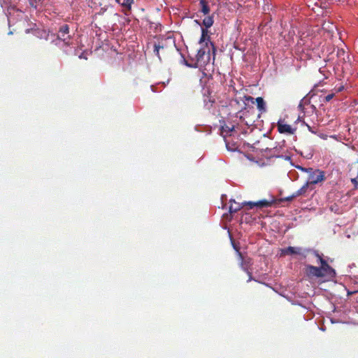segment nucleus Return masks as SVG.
Listing matches in <instances>:
<instances>
[{
  "label": "nucleus",
  "instance_id": "nucleus-1",
  "mask_svg": "<svg viewBox=\"0 0 358 358\" xmlns=\"http://www.w3.org/2000/svg\"><path fill=\"white\" fill-rule=\"evenodd\" d=\"M313 255L317 258V263L320 264V266L313 265L306 266V273L310 278H322L325 280H333L336 275L335 269H334L328 263L324 256L317 251H313Z\"/></svg>",
  "mask_w": 358,
  "mask_h": 358
},
{
  "label": "nucleus",
  "instance_id": "nucleus-2",
  "mask_svg": "<svg viewBox=\"0 0 358 358\" xmlns=\"http://www.w3.org/2000/svg\"><path fill=\"white\" fill-rule=\"evenodd\" d=\"M200 45L201 48L197 50L195 58L191 59L189 62L182 55V63L185 66L191 68L201 69L210 62L211 51L213 52V57L215 56L216 49L214 44L210 41V37H208L206 41Z\"/></svg>",
  "mask_w": 358,
  "mask_h": 358
},
{
  "label": "nucleus",
  "instance_id": "nucleus-3",
  "mask_svg": "<svg viewBox=\"0 0 358 358\" xmlns=\"http://www.w3.org/2000/svg\"><path fill=\"white\" fill-rule=\"evenodd\" d=\"M57 40L58 41L56 43L57 45H59L60 42H62L67 46L73 45V41L69 35V27L68 24H63L59 27Z\"/></svg>",
  "mask_w": 358,
  "mask_h": 358
},
{
  "label": "nucleus",
  "instance_id": "nucleus-4",
  "mask_svg": "<svg viewBox=\"0 0 358 358\" xmlns=\"http://www.w3.org/2000/svg\"><path fill=\"white\" fill-rule=\"evenodd\" d=\"M214 20H213V15H208L206 16L202 21V25L204 27H201V36L199 39V44H202L203 42L206 41V40L209 37L208 36V29L211 27L213 24Z\"/></svg>",
  "mask_w": 358,
  "mask_h": 358
},
{
  "label": "nucleus",
  "instance_id": "nucleus-5",
  "mask_svg": "<svg viewBox=\"0 0 358 358\" xmlns=\"http://www.w3.org/2000/svg\"><path fill=\"white\" fill-rule=\"evenodd\" d=\"M308 180L306 182H308V185H315L319 182H321L325 180V173L323 171L320 169H313L311 171H309Z\"/></svg>",
  "mask_w": 358,
  "mask_h": 358
},
{
  "label": "nucleus",
  "instance_id": "nucleus-6",
  "mask_svg": "<svg viewBox=\"0 0 358 358\" xmlns=\"http://www.w3.org/2000/svg\"><path fill=\"white\" fill-rule=\"evenodd\" d=\"M234 130V126H229L227 124L222 125L221 128V133L224 136L226 148L229 151H235L237 149V147L233 145V147H231L229 145V143L227 141L226 138V136L227 134H229L231 132H232Z\"/></svg>",
  "mask_w": 358,
  "mask_h": 358
},
{
  "label": "nucleus",
  "instance_id": "nucleus-7",
  "mask_svg": "<svg viewBox=\"0 0 358 358\" xmlns=\"http://www.w3.org/2000/svg\"><path fill=\"white\" fill-rule=\"evenodd\" d=\"M243 206H248V209H252L254 208H263L271 206V202L266 199L259 200L258 201H248L243 202Z\"/></svg>",
  "mask_w": 358,
  "mask_h": 358
},
{
  "label": "nucleus",
  "instance_id": "nucleus-8",
  "mask_svg": "<svg viewBox=\"0 0 358 358\" xmlns=\"http://www.w3.org/2000/svg\"><path fill=\"white\" fill-rule=\"evenodd\" d=\"M202 94L203 97L204 107L210 109L214 103V99L210 96V92L208 87H203L202 90Z\"/></svg>",
  "mask_w": 358,
  "mask_h": 358
},
{
  "label": "nucleus",
  "instance_id": "nucleus-9",
  "mask_svg": "<svg viewBox=\"0 0 358 358\" xmlns=\"http://www.w3.org/2000/svg\"><path fill=\"white\" fill-rule=\"evenodd\" d=\"M232 245H233L234 250H236V251L237 252V253L238 255L239 259L241 260V266L242 269L244 271H245L249 275V279L248 280V282H250L252 280V274L248 271V265L250 264V260H244L243 257L241 253L239 252L238 249L236 247V245L234 243H232Z\"/></svg>",
  "mask_w": 358,
  "mask_h": 358
},
{
  "label": "nucleus",
  "instance_id": "nucleus-10",
  "mask_svg": "<svg viewBox=\"0 0 358 358\" xmlns=\"http://www.w3.org/2000/svg\"><path fill=\"white\" fill-rule=\"evenodd\" d=\"M278 131L280 134H293L295 131V129H293L289 124H285L282 121L278 122Z\"/></svg>",
  "mask_w": 358,
  "mask_h": 358
},
{
  "label": "nucleus",
  "instance_id": "nucleus-11",
  "mask_svg": "<svg viewBox=\"0 0 358 358\" xmlns=\"http://www.w3.org/2000/svg\"><path fill=\"white\" fill-rule=\"evenodd\" d=\"M301 248L289 246L281 250V255H300L301 253Z\"/></svg>",
  "mask_w": 358,
  "mask_h": 358
},
{
  "label": "nucleus",
  "instance_id": "nucleus-12",
  "mask_svg": "<svg viewBox=\"0 0 358 358\" xmlns=\"http://www.w3.org/2000/svg\"><path fill=\"white\" fill-rule=\"evenodd\" d=\"M199 6V11L202 13L204 15H208L210 11L208 2L206 0H200Z\"/></svg>",
  "mask_w": 358,
  "mask_h": 358
},
{
  "label": "nucleus",
  "instance_id": "nucleus-13",
  "mask_svg": "<svg viewBox=\"0 0 358 358\" xmlns=\"http://www.w3.org/2000/svg\"><path fill=\"white\" fill-rule=\"evenodd\" d=\"M255 101L257 103V107L259 111L261 113H264L266 111V102L262 97L259 96L256 98Z\"/></svg>",
  "mask_w": 358,
  "mask_h": 358
},
{
  "label": "nucleus",
  "instance_id": "nucleus-14",
  "mask_svg": "<svg viewBox=\"0 0 358 358\" xmlns=\"http://www.w3.org/2000/svg\"><path fill=\"white\" fill-rule=\"evenodd\" d=\"M230 202H231V204L229 206V212L231 213L237 212L243 206V203H236L234 200H230Z\"/></svg>",
  "mask_w": 358,
  "mask_h": 358
},
{
  "label": "nucleus",
  "instance_id": "nucleus-15",
  "mask_svg": "<svg viewBox=\"0 0 358 358\" xmlns=\"http://www.w3.org/2000/svg\"><path fill=\"white\" fill-rule=\"evenodd\" d=\"M308 182H306L300 189H299L292 195V198H295L305 194L308 189Z\"/></svg>",
  "mask_w": 358,
  "mask_h": 358
},
{
  "label": "nucleus",
  "instance_id": "nucleus-16",
  "mask_svg": "<svg viewBox=\"0 0 358 358\" xmlns=\"http://www.w3.org/2000/svg\"><path fill=\"white\" fill-rule=\"evenodd\" d=\"M133 3L134 0H124L123 2L120 4L122 6L126 8L128 10H130Z\"/></svg>",
  "mask_w": 358,
  "mask_h": 358
},
{
  "label": "nucleus",
  "instance_id": "nucleus-17",
  "mask_svg": "<svg viewBox=\"0 0 358 358\" xmlns=\"http://www.w3.org/2000/svg\"><path fill=\"white\" fill-rule=\"evenodd\" d=\"M161 48H163V46L160 45L159 44H155L154 45V52L157 56V57L160 59L159 56V50Z\"/></svg>",
  "mask_w": 358,
  "mask_h": 358
},
{
  "label": "nucleus",
  "instance_id": "nucleus-18",
  "mask_svg": "<svg viewBox=\"0 0 358 358\" xmlns=\"http://www.w3.org/2000/svg\"><path fill=\"white\" fill-rule=\"evenodd\" d=\"M292 165L294 166L297 169L308 173H309V171H311L312 170V168H304L300 165H294L293 164H292Z\"/></svg>",
  "mask_w": 358,
  "mask_h": 358
},
{
  "label": "nucleus",
  "instance_id": "nucleus-19",
  "mask_svg": "<svg viewBox=\"0 0 358 358\" xmlns=\"http://www.w3.org/2000/svg\"><path fill=\"white\" fill-rule=\"evenodd\" d=\"M74 54L76 55H78L80 59H87V52L86 51H84L80 55H79L78 50H75Z\"/></svg>",
  "mask_w": 358,
  "mask_h": 358
},
{
  "label": "nucleus",
  "instance_id": "nucleus-20",
  "mask_svg": "<svg viewBox=\"0 0 358 358\" xmlns=\"http://www.w3.org/2000/svg\"><path fill=\"white\" fill-rule=\"evenodd\" d=\"M15 7L14 6H10L7 10V13H6L7 17H8V22L10 23V15L11 14V11L12 10H15Z\"/></svg>",
  "mask_w": 358,
  "mask_h": 358
},
{
  "label": "nucleus",
  "instance_id": "nucleus-21",
  "mask_svg": "<svg viewBox=\"0 0 358 358\" xmlns=\"http://www.w3.org/2000/svg\"><path fill=\"white\" fill-rule=\"evenodd\" d=\"M30 31H33V34H34L35 36H38V37H41H41H43V36H42V35L39 36V35L38 34L39 33V31H38V30H36V29H35V30H32V29H26V31H25V32H26L27 34L29 33Z\"/></svg>",
  "mask_w": 358,
  "mask_h": 358
},
{
  "label": "nucleus",
  "instance_id": "nucleus-22",
  "mask_svg": "<svg viewBox=\"0 0 358 358\" xmlns=\"http://www.w3.org/2000/svg\"><path fill=\"white\" fill-rule=\"evenodd\" d=\"M344 88H345V87L343 85H336L334 87V90L336 92H341L344 90Z\"/></svg>",
  "mask_w": 358,
  "mask_h": 358
},
{
  "label": "nucleus",
  "instance_id": "nucleus-23",
  "mask_svg": "<svg viewBox=\"0 0 358 358\" xmlns=\"http://www.w3.org/2000/svg\"><path fill=\"white\" fill-rule=\"evenodd\" d=\"M107 8L106 7H103V8H101V9L99 10V12H97L96 13V15H103L105 13V12L106 11Z\"/></svg>",
  "mask_w": 358,
  "mask_h": 358
},
{
  "label": "nucleus",
  "instance_id": "nucleus-24",
  "mask_svg": "<svg viewBox=\"0 0 358 358\" xmlns=\"http://www.w3.org/2000/svg\"><path fill=\"white\" fill-rule=\"evenodd\" d=\"M334 96V94H329L328 95H327L325 96V101H331L333 99Z\"/></svg>",
  "mask_w": 358,
  "mask_h": 358
},
{
  "label": "nucleus",
  "instance_id": "nucleus-25",
  "mask_svg": "<svg viewBox=\"0 0 358 358\" xmlns=\"http://www.w3.org/2000/svg\"><path fill=\"white\" fill-rule=\"evenodd\" d=\"M29 4L31 7L36 8V0H29Z\"/></svg>",
  "mask_w": 358,
  "mask_h": 358
},
{
  "label": "nucleus",
  "instance_id": "nucleus-26",
  "mask_svg": "<svg viewBox=\"0 0 358 358\" xmlns=\"http://www.w3.org/2000/svg\"><path fill=\"white\" fill-rule=\"evenodd\" d=\"M338 55L340 57L341 55L345 54V51L343 49L338 50Z\"/></svg>",
  "mask_w": 358,
  "mask_h": 358
},
{
  "label": "nucleus",
  "instance_id": "nucleus-27",
  "mask_svg": "<svg viewBox=\"0 0 358 358\" xmlns=\"http://www.w3.org/2000/svg\"><path fill=\"white\" fill-rule=\"evenodd\" d=\"M303 101V99H302L300 102V103L299 104V108L301 110H303V104H302V102Z\"/></svg>",
  "mask_w": 358,
  "mask_h": 358
},
{
  "label": "nucleus",
  "instance_id": "nucleus-28",
  "mask_svg": "<svg viewBox=\"0 0 358 358\" xmlns=\"http://www.w3.org/2000/svg\"><path fill=\"white\" fill-rule=\"evenodd\" d=\"M357 292H358V289H355V290H353V291H351V292L348 291V295H352V294H353L355 293H357Z\"/></svg>",
  "mask_w": 358,
  "mask_h": 358
},
{
  "label": "nucleus",
  "instance_id": "nucleus-29",
  "mask_svg": "<svg viewBox=\"0 0 358 358\" xmlns=\"http://www.w3.org/2000/svg\"><path fill=\"white\" fill-rule=\"evenodd\" d=\"M351 181H352V182L355 186H357V180H356L355 178L352 179V180H351Z\"/></svg>",
  "mask_w": 358,
  "mask_h": 358
},
{
  "label": "nucleus",
  "instance_id": "nucleus-30",
  "mask_svg": "<svg viewBox=\"0 0 358 358\" xmlns=\"http://www.w3.org/2000/svg\"><path fill=\"white\" fill-rule=\"evenodd\" d=\"M283 157L287 161H290L291 160V157H289V156H285Z\"/></svg>",
  "mask_w": 358,
  "mask_h": 358
},
{
  "label": "nucleus",
  "instance_id": "nucleus-31",
  "mask_svg": "<svg viewBox=\"0 0 358 358\" xmlns=\"http://www.w3.org/2000/svg\"><path fill=\"white\" fill-rule=\"evenodd\" d=\"M247 99H248V100H250L252 103H254V99H254L253 97H252V96H248V97L247 98Z\"/></svg>",
  "mask_w": 358,
  "mask_h": 358
},
{
  "label": "nucleus",
  "instance_id": "nucleus-32",
  "mask_svg": "<svg viewBox=\"0 0 358 358\" xmlns=\"http://www.w3.org/2000/svg\"><path fill=\"white\" fill-rule=\"evenodd\" d=\"M194 22H195L197 24H199V25H201V24H202V22H200L199 20H194Z\"/></svg>",
  "mask_w": 358,
  "mask_h": 358
},
{
  "label": "nucleus",
  "instance_id": "nucleus-33",
  "mask_svg": "<svg viewBox=\"0 0 358 358\" xmlns=\"http://www.w3.org/2000/svg\"><path fill=\"white\" fill-rule=\"evenodd\" d=\"M293 199H294V198H292V196H288L286 199H287V201H292Z\"/></svg>",
  "mask_w": 358,
  "mask_h": 358
},
{
  "label": "nucleus",
  "instance_id": "nucleus-34",
  "mask_svg": "<svg viewBox=\"0 0 358 358\" xmlns=\"http://www.w3.org/2000/svg\"><path fill=\"white\" fill-rule=\"evenodd\" d=\"M303 34H303L300 36V37H301V41H303V38H305V36H303Z\"/></svg>",
  "mask_w": 358,
  "mask_h": 358
},
{
  "label": "nucleus",
  "instance_id": "nucleus-35",
  "mask_svg": "<svg viewBox=\"0 0 358 358\" xmlns=\"http://www.w3.org/2000/svg\"><path fill=\"white\" fill-rule=\"evenodd\" d=\"M65 52L67 53V54H69L71 52V51L69 50H66Z\"/></svg>",
  "mask_w": 358,
  "mask_h": 358
},
{
  "label": "nucleus",
  "instance_id": "nucleus-36",
  "mask_svg": "<svg viewBox=\"0 0 358 358\" xmlns=\"http://www.w3.org/2000/svg\"><path fill=\"white\" fill-rule=\"evenodd\" d=\"M151 89H152V90L153 92H155V88H154V86H151Z\"/></svg>",
  "mask_w": 358,
  "mask_h": 358
},
{
  "label": "nucleus",
  "instance_id": "nucleus-37",
  "mask_svg": "<svg viewBox=\"0 0 358 358\" xmlns=\"http://www.w3.org/2000/svg\"><path fill=\"white\" fill-rule=\"evenodd\" d=\"M306 125H307V127H308V128L309 131H311V128H310V127L309 125H308V124H306Z\"/></svg>",
  "mask_w": 358,
  "mask_h": 358
},
{
  "label": "nucleus",
  "instance_id": "nucleus-38",
  "mask_svg": "<svg viewBox=\"0 0 358 358\" xmlns=\"http://www.w3.org/2000/svg\"><path fill=\"white\" fill-rule=\"evenodd\" d=\"M115 1L118 3H120V1L119 0H115Z\"/></svg>",
  "mask_w": 358,
  "mask_h": 358
},
{
  "label": "nucleus",
  "instance_id": "nucleus-39",
  "mask_svg": "<svg viewBox=\"0 0 358 358\" xmlns=\"http://www.w3.org/2000/svg\"><path fill=\"white\" fill-rule=\"evenodd\" d=\"M331 323H334L335 322L331 319Z\"/></svg>",
  "mask_w": 358,
  "mask_h": 358
},
{
  "label": "nucleus",
  "instance_id": "nucleus-40",
  "mask_svg": "<svg viewBox=\"0 0 358 358\" xmlns=\"http://www.w3.org/2000/svg\"><path fill=\"white\" fill-rule=\"evenodd\" d=\"M320 329H321L322 331H324V328H320Z\"/></svg>",
  "mask_w": 358,
  "mask_h": 358
}]
</instances>
